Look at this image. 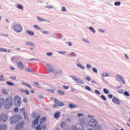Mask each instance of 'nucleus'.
<instances>
[{
  "label": "nucleus",
  "instance_id": "52",
  "mask_svg": "<svg viewBox=\"0 0 130 130\" xmlns=\"http://www.w3.org/2000/svg\"><path fill=\"white\" fill-rule=\"evenodd\" d=\"M82 41H83L84 42H86V43H90V42H89V41H87V40H85L84 39H82Z\"/></svg>",
  "mask_w": 130,
  "mask_h": 130
},
{
  "label": "nucleus",
  "instance_id": "44",
  "mask_svg": "<svg viewBox=\"0 0 130 130\" xmlns=\"http://www.w3.org/2000/svg\"><path fill=\"white\" fill-rule=\"evenodd\" d=\"M46 55H48V56H51V55H52V52H48L46 53Z\"/></svg>",
  "mask_w": 130,
  "mask_h": 130
},
{
  "label": "nucleus",
  "instance_id": "15",
  "mask_svg": "<svg viewBox=\"0 0 130 130\" xmlns=\"http://www.w3.org/2000/svg\"><path fill=\"white\" fill-rule=\"evenodd\" d=\"M7 125L6 124H0V130H6Z\"/></svg>",
  "mask_w": 130,
  "mask_h": 130
},
{
  "label": "nucleus",
  "instance_id": "57",
  "mask_svg": "<svg viewBox=\"0 0 130 130\" xmlns=\"http://www.w3.org/2000/svg\"><path fill=\"white\" fill-rule=\"evenodd\" d=\"M62 12H66V11H67V9H66V7H63L62 8Z\"/></svg>",
  "mask_w": 130,
  "mask_h": 130
},
{
  "label": "nucleus",
  "instance_id": "32",
  "mask_svg": "<svg viewBox=\"0 0 130 130\" xmlns=\"http://www.w3.org/2000/svg\"><path fill=\"white\" fill-rule=\"evenodd\" d=\"M69 55H70V56H77V55H76V53L74 52H72L69 54Z\"/></svg>",
  "mask_w": 130,
  "mask_h": 130
},
{
  "label": "nucleus",
  "instance_id": "23",
  "mask_svg": "<svg viewBox=\"0 0 130 130\" xmlns=\"http://www.w3.org/2000/svg\"><path fill=\"white\" fill-rule=\"evenodd\" d=\"M26 45H29V46H33L35 45L34 44H33V43H32L31 42H26Z\"/></svg>",
  "mask_w": 130,
  "mask_h": 130
},
{
  "label": "nucleus",
  "instance_id": "8",
  "mask_svg": "<svg viewBox=\"0 0 130 130\" xmlns=\"http://www.w3.org/2000/svg\"><path fill=\"white\" fill-rule=\"evenodd\" d=\"M39 119H40V116H38L36 119H35L34 121H32V126H35L37 124H38L39 122Z\"/></svg>",
  "mask_w": 130,
  "mask_h": 130
},
{
  "label": "nucleus",
  "instance_id": "61",
  "mask_svg": "<svg viewBox=\"0 0 130 130\" xmlns=\"http://www.w3.org/2000/svg\"><path fill=\"white\" fill-rule=\"evenodd\" d=\"M20 111L21 112H24L25 111V109L24 108H21L20 109Z\"/></svg>",
  "mask_w": 130,
  "mask_h": 130
},
{
  "label": "nucleus",
  "instance_id": "60",
  "mask_svg": "<svg viewBox=\"0 0 130 130\" xmlns=\"http://www.w3.org/2000/svg\"><path fill=\"white\" fill-rule=\"evenodd\" d=\"M102 128L100 126H98L96 127V128L95 129V130H102Z\"/></svg>",
  "mask_w": 130,
  "mask_h": 130
},
{
  "label": "nucleus",
  "instance_id": "38",
  "mask_svg": "<svg viewBox=\"0 0 130 130\" xmlns=\"http://www.w3.org/2000/svg\"><path fill=\"white\" fill-rule=\"evenodd\" d=\"M101 98H102V99H103V100H104V101H106L107 99L105 97V96H104V95H102L101 96Z\"/></svg>",
  "mask_w": 130,
  "mask_h": 130
},
{
  "label": "nucleus",
  "instance_id": "14",
  "mask_svg": "<svg viewBox=\"0 0 130 130\" xmlns=\"http://www.w3.org/2000/svg\"><path fill=\"white\" fill-rule=\"evenodd\" d=\"M17 66L20 70H24V64L22 62H18Z\"/></svg>",
  "mask_w": 130,
  "mask_h": 130
},
{
  "label": "nucleus",
  "instance_id": "37",
  "mask_svg": "<svg viewBox=\"0 0 130 130\" xmlns=\"http://www.w3.org/2000/svg\"><path fill=\"white\" fill-rule=\"evenodd\" d=\"M11 80H13V81H16L17 80V77L16 76H12L10 77Z\"/></svg>",
  "mask_w": 130,
  "mask_h": 130
},
{
  "label": "nucleus",
  "instance_id": "24",
  "mask_svg": "<svg viewBox=\"0 0 130 130\" xmlns=\"http://www.w3.org/2000/svg\"><path fill=\"white\" fill-rule=\"evenodd\" d=\"M66 126V122H62L60 124V127L63 128Z\"/></svg>",
  "mask_w": 130,
  "mask_h": 130
},
{
  "label": "nucleus",
  "instance_id": "5",
  "mask_svg": "<svg viewBox=\"0 0 130 130\" xmlns=\"http://www.w3.org/2000/svg\"><path fill=\"white\" fill-rule=\"evenodd\" d=\"M14 29L15 31L17 32V33H20V32H22V30H23V28L22 26L20 24H16L14 26Z\"/></svg>",
  "mask_w": 130,
  "mask_h": 130
},
{
  "label": "nucleus",
  "instance_id": "29",
  "mask_svg": "<svg viewBox=\"0 0 130 130\" xmlns=\"http://www.w3.org/2000/svg\"><path fill=\"white\" fill-rule=\"evenodd\" d=\"M89 29L91 31H92V32H93V33H96V30H95V29H94V28L92 26H90L89 27Z\"/></svg>",
  "mask_w": 130,
  "mask_h": 130
},
{
  "label": "nucleus",
  "instance_id": "16",
  "mask_svg": "<svg viewBox=\"0 0 130 130\" xmlns=\"http://www.w3.org/2000/svg\"><path fill=\"white\" fill-rule=\"evenodd\" d=\"M46 121V117H43L40 119V124H42L43 123H44Z\"/></svg>",
  "mask_w": 130,
  "mask_h": 130
},
{
  "label": "nucleus",
  "instance_id": "59",
  "mask_svg": "<svg viewBox=\"0 0 130 130\" xmlns=\"http://www.w3.org/2000/svg\"><path fill=\"white\" fill-rule=\"evenodd\" d=\"M32 116L33 118H35V117H36V114H35V113H33L32 114Z\"/></svg>",
  "mask_w": 130,
  "mask_h": 130
},
{
  "label": "nucleus",
  "instance_id": "42",
  "mask_svg": "<svg viewBox=\"0 0 130 130\" xmlns=\"http://www.w3.org/2000/svg\"><path fill=\"white\" fill-rule=\"evenodd\" d=\"M94 92H95V93L96 94H97L98 95H100V94H101L100 91H99V90H95L94 91Z\"/></svg>",
  "mask_w": 130,
  "mask_h": 130
},
{
  "label": "nucleus",
  "instance_id": "53",
  "mask_svg": "<svg viewBox=\"0 0 130 130\" xmlns=\"http://www.w3.org/2000/svg\"><path fill=\"white\" fill-rule=\"evenodd\" d=\"M43 129H46V125L43 124L42 126Z\"/></svg>",
  "mask_w": 130,
  "mask_h": 130
},
{
  "label": "nucleus",
  "instance_id": "35",
  "mask_svg": "<svg viewBox=\"0 0 130 130\" xmlns=\"http://www.w3.org/2000/svg\"><path fill=\"white\" fill-rule=\"evenodd\" d=\"M7 85H9V86H14V83L13 82H11L10 81L7 82Z\"/></svg>",
  "mask_w": 130,
  "mask_h": 130
},
{
  "label": "nucleus",
  "instance_id": "31",
  "mask_svg": "<svg viewBox=\"0 0 130 130\" xmlns=\"http://www.w3.org/2000/svg\"><path fill=\"white\" fill-rule=\"evenodd\" d=\"M5 103V99L2 98L0 99V104H3Z\"/></svg>",
  "mask_w": 130,
  "mask_h": 130
},
{
  "label": "nucleus",
  "instance_id": "27",
  "mask_svg": "<svg viewBox=\"0 0 130 130\" xmlns=\"http://www.w3.org/2000/svg\"><path fill=\"white\" fill-rule=\"evenodd\" d=\"M22 85H25V86H27L28 88H30V89H32V87L30 86V85L25 83V82H22Z\"/></svg>",
  "mask_w": 130,
  "mask_h": 130
},
{
  "label": "nucleus",
  "instance_id": "22",
  "mask_svg": "<svg viewBox=\"0 0 130 130\" xmlns=\"http://www.w3.org/2000/svg\"><path fill=\"white\" fill-rule=\"evenodd\" d=\"M36 129H37V130H42V126H41L40 124H38L36 126Z\"/></svg>",
  "mask_w": 130,
  "mask_h": 130
},
{
  "label": "nucleus",
  "instance_id": "63",
  "mask_svg": "<svg viewBox=\"0 0 130 130\" xmlns=\"http://www.w3.org/2000/svg\"><path fill=\"white\" fill-rule=\"evenodd\" d=\"M25 93L26 94V95H29V91L28 90H25Z\"/></svg>",
  "mask_w": 130,
  "mask_h": 130
},
{
  "label": "nucleus",
  "instance_id": "11",
  "mask_svg": "<svg viewBox=\"0 0 130 130\" xmlns=\"http://www.w3.org/2000/svg\"><path fill=\"white\" fill-rule=\"evenodd\" d=\"M112 101L114 103H115V104H117V105H119V104H120V102H119V100L115 96L113 97Z\"/></svg>",
  "mask_w": 130,
  "mask_h": 130
},
{
  "label": "nucleus",
  "instance_id": "40",
  "mask_svg": "<svg viewBox=\"0 0 130 130\" xmlns=\"http://www.w3.org/2000/svg\"><path fill=\"white\" fill-rule=\"evenodd\" d=\"M85 89H86V90H87V91H91V89L90 88V87H89L88 86H85Z\"/></svg>",
  "mask_w": 130,
  "mask_h": 130
},
{
  "label": "nucleus",
  "instance_id": "25",
  "mask_svg": "<svg viewBox=\"0 0 130 130\" xmlns=\"http://www.w3.org/2000/svg\"><path fill=\"white\" fill-rule=\"evenodd\" d=\"M58 93L60 94V95H64L66 94L64 92L62 91L61 90H58Z\"/></svg>",
  "mask_w": 130,
  "mask_h": 130
},
{
  "label": "nucleus",
  "instance_id": "39",
  "mask_svg": "<svg viewBox=\"0 0 130 130\" xmlns=\"http://www.w3.org/2000/svg\"><path fill=\"white\" fill-rule=\"evenodd\" d=\"M34 28H35V29H37V30H40V27L38 26V25H34Z\"/></svg>",
  "mask_w": 130,
  "mask_h": 130
},
{
  "label": "nucleus",
  "instance_id": "28",
  "mask_svg": "<svg viewBox=\"0 0 130 130\" xmlns=\"http://www.w3.org/2000/svg\"><path fill=\"white\" fill-rule=\"evenodd\" d=\"M103 91L105 94H109V90L106 88H104Z\"/></svg>",
  "mask_w": 130,
  "mask_h": 130
},
{
  "label": "nucleus",
  "instance_id": "41",
  "mask_svg": "<svg viewBox=\"0 0 130 130\" xmlns=\"http://www.w3.org/2000/svg\"><path fill=\"white\" fill-rule=\"evenodd\" d=\"M92 71L93 72H94V73H98V71L97 70V69L95 68H92Z\"/></svg>",
  "mask_w": 130,
  "mask_h": 130
},
{
  "label": "nucleus",
  "instance_id": "64",
  "mask_svg": "<svg viewBox=\"0 0 130 130\" xmlns=\"http://www.w3.org/2000/svg\"><path fill=\"white\" fill-rule=\"evenodd\" d=\"M10 69L11 70H12V71L15 70V68L13 66H10Z\"/></svg>",
  "mask_w": 130,
  "mask_h": 130
},
{
  "label": "nucleus",
  "instance_id": "36",
  "mask_svg": "<svg viewBox=\"0 0 130 130\" xmlns=\"http://www.w3.org/2000/svg\"><path fill=\"white\" fill-rule=\"evenodd\" d=\"M0 51H3V52H7L8 50L5 48H0Z\"/></svg>",
  "mask_w": 130,
  "mask_h": 130
},
{
  "label": "nucleus",
  "instance_id": "2",
  "mask_svg": "<svg viewBox=\"0 0 130 130\" xmlns=\"http://www.w3.org/2000/svg\"><path fill=\"white\" fill-rule=\"evenodd\" d=\"M14 102L18 107H20L22 105V100L21 99V97L19 95H16L14 97Z\"/></svg>",
  "mask_w": 130,
  "mask_h": 130
},
{
  "label": "nucleus",
  "instance_id": "62",
  "mask_svg": "<svg viewBox=\"0 0 130 130\" xmlns=\"http://www.w3.org/2000/svg\"><path fill=\"white\" fill-rule=\"evenodd\" d=\"M27 99L24 98L23 99V102H24L25 103H27Z\"/></svg>",
  "mask_w": 130,
  "mask_h": 130
},
{
  "label": "nucleus",
  "instance_id": "6",
  "mask_svg": "<svg viewBox=\"0 0 130 130\" xmlns=\"http://www.w3.org/2000/svg\"><path fill=\"white\" fill-rule=\"evenodd\" d=\"M24 125H25V122L22 121L16 125L15 130L21 129V128L24 127Z\"/></svg>",
  "mask_w": 130,
  "mask_h": 130
},
{
  "label": "nucleus",
  "instance_id": "56",
  "mask_svg": "<svg viewBox=\"0 0 130 130\" xmlns=\"http://www.w3.org/2000/svg\"><path fill=\"white\" fill-rule=\"evenodd\" d=\"M108 97H109V98H112L113 97V95L112 94H109L108 95Z\"/></svg>",
  "mask_w": 130,
  "mask_h": 130
},
{
  "label": "nucleus",
  "instance_id": "58",
  "mask_svg": "<svg viewBox=\"0 0 130 130\" xmlns=\"http://www.w3.org/2000/svg\"><path fill=\"white\" fill-rule=\"evenodd\" d=\"M86 80H87V81H88L89 82H90V81H91V78H90V77H87L86 78Z\"/></svg>",
  "mask_w": 130,
  "mask_h": 130
},
{
  "label": "nucleus",
  "instance_id": "13",
  "mask_svg": "<svg viewBox=\"0 0 130 130\" xmlns=\"http://www.w3.org/2000/svg\"><path fill=\"white\" fill-rule=\"evenodd\" d=\"M116 77L119 80H120L121 82L123 83V84H125V81H124V79H123V77L119 75H117Z\"/></svg>",
  "mask_w": 130,
  "mask_h": 130
},
{
  "label": "nucleus",
  "instance_id": "50",
  "mask_svg": "<svg viewBox=\"0 0 130 130\" xmlns=\"http://www.w3.org/2000/svg\"><path fill=\"white\" fill-rule=\"evenodd\" d=\"M25 71H26V72H32V71L31 70V69H30V68L26 69Z\"/></svg>",
  "mask_w": 130,
  "mask_h": 130
},
{
  "label": "nucleus",
  "instance_id": "43",
  "mask_svg": "<svg viewBox=\"0 0 130 130\" xmlns=\"http://www.w3.org/2000/svg\"><path fill=\"white\" fill-rule=\"evenodd\" d=\"M5 79H4V75L0 76V81H4Z\"/></svg>",
  "mask_w": 130,
  "mask_h": 130
},
{
  "label": "nucleus",
  "instance_id": "55",
  "mask_svg": "<svg viewBox=\"0 0 130 130\" xmlns=\"http://www.w3.org/2000/svg\"><path fill=\"white\" fill-rule=\"evenodd\" d=\"M34 85H35V86H36L37 87H39V83H38V82H35Z\"/></svg>",
  "mask_w": 130,
  "mask_h": 130
},
{
  "label": "nucleus",
  "instance_id": "33",
  "mask_svg": "<svg viewBox=\"0 0 130 130\" xmlns=\"http://www.w3.org/2000/svg\"><path fill=\"white\" fill-rule=\"evenodd\" d=\"M115 6H120V5H121V3H120V2H116L114 3Z\"/></svg>",
  "mask_w": 130,
  "mask_h": 130
},
{
  "label": "nucleus",
  "instance_id": "54",
  "mask_svg": "<svg viewBox=\"0 0 130 130\" xmlns=\"http://www.w3.org/2000/svg\"><path fill=\"white\" fill-rule=\"evenodd\" d=\"M43 33L44 34H49V31L44 30V31H43Z\"/></svg>",
  "mask_w": 130,
  "mask_h": 130
},
{
  "label": "nucleus",
  "instance_id": "9",
  "mask_svg": "<svg viewBox=\"0 0 130 130\" xmlns=\"http://www.w3.org/2000/svg\"><path fill=\"white\" fill-rule=\"evenodd\" d=\"M89 124L90 126L94 127L97 125V121L96 120L93 119L90 120L89 122Z\"/></svg>",
  "mask_w": 130,
  "mask_h": 130
},
{
  "label": "nucleus",
  "instance_id": "18",
  "mask_svg": "<svg viewBox=\"0 0 130 130\" xmlns=\"http://www.w3.org/2000/svg\"><path fill=\"white\" fill-rule=\"evenodd\" d=\"M2 92L4 95H8L9 94V92H8V90H7V89H3L2 90Z\"/></svg>",
  "mask_w": 130,
  "mask_h": 130
},
{
  "label": "nucleus",
  "instance_id": "12",
  "mask_svg": "<svg viewBox=\"0 0 130 130\" xmlns=\"http://www.w3.org/2000/svg\"><path fill=\"white\" fill-rule=\"evenodd\" d=\"M54 102H55V103H56V104H57L58 105V106H64V104L61 102H59L58 100L56 99H55L54 100Z\"/></svg>",
  "mask_w": 130,
  "mask_h": 130
},
{
  "label": "nucleus",
  "instance_id": "20",
  "mask_svg": "<svg viewBox=\"0 0 130 130\" xmlns=\"http://www.w3.org/2000/svg\"><path fill=\"white\" fill-rule=\"evenodd\" d=\"M27 32L28 34H29V35H30V36H34V31H33L32 30H27Z\"/></svg>",
  "mask_w": 130,
  "mask_h": 130
},
{
  "label": "nucleus",
  "instance_id": "45",
  "mask_svg": "<svg viewBox=\"0 0 130 130\" xmlns=\"http://www.w3.org/2000/svg\"><path fill=\"white\" fill-rule=\"evenodd\" d=\"M123 89H121L120 90H118L117 92L118 93H119L120 94H122L123 93Z\"/></svg>",
  "mask_w": 130,
  "mask_h": 130
},
{
  "label": "nucleus",
  "instance_id": "48",
  "mask_svg": "<svg viewBox=\"0 0 130 130\" xmlns=\"http://www.w3.org/2000/svg\"><path fill=\"white\" fill-rule=\"evenodd\" d=\"M14 111L15 112H18V111H19V108L17 107L15 108L14 109Z\"/></svg>",
  "mask_w": 130,
  "mask_h": 130
},
{
  "label": "nucleus",
  "instance_id": "26",
  "mask_svg": "<svg viewBox=\"0 0 130 130\" xmlns=\"http://www.w3.org/2000/svg\"><path fill=\"white\" fill-rule=\"evenodd\" d=\"M48 71L50 73H54V70L52 69L51 67H50L49 68H48Z\"/></svg>",
  "mask_w": 130,
  "mask_h": 130
},
{
  "label": "nucleus",
  "instance_id": "51",
  "mask_svg": "<svg viewBox=\"0 0 130 130\" xmlns=\"http://www.w3.org/2000/svg\"><path fill=\"white\" fill-rule=\"evenodd\" d=\"M23 114L25 119H28V115H26V113H24Z\"/></svg>",
  "mask_w": 130,
  "mask_h": 130
},
{
  "label": "nucleus",
  "instance_id": "21",
  "mask_svg": "<svg viewBox=\"0 0 130 130\" xmlns=\"http://www.w3.org/2000/svg\"><path fill=\"white\" fill-rule=\"evenodd\" d=\"M17 7L18 9H19V10H22V11H23V10H24V7L22 5L17 4Z\"/></svg>",
  "mask_w": 130,
  "mask_h": 130
},
{
  "label": "nucleus",
  "instance_id": "34",
  "mask_svg": "<svg viewBox=\"0 0 130 130\" xmlns=\"http://www.w3.org/2000/svg\"><path fill=\"white\" fill-rule=\"evenodd\" d=\"M124 95L125 96H127L128 97H129V96L130 95L129 92H128L127 91H124Z\"/></svg>",
  "mask_w": 130,
  "mask_h": 130
},
{
  "label": "nucleus",
  "instance_id": "3",
  "mask_svg": "<svg viewBox=\"0 0 130 130\" xmlns=\"http://www.w3.org/2000/svg\"><path fill=\"white\" fill-rule=\"evenodd\" d=\"M13 106V100L7 99L6 100V103L4 104V107L5 109H10Z\"/></svg>",
  "mask_w": 130,
  "mask_h": 130
},
{
  "label": "nucleus",
  "instance_id": "7",
  "mask_svg": "<svg viewBox=\"0 0 130 130\" xmlns=\"http://www.w3.org/2000/svg\"><path fill=\"white\" fill-rule=\"evenodd\" d=\"M72 130H84V126L81 124L77 126L73 125L71 127Z\"/></svg>",
  "mask_w": 130,
  "mask_h": 130
},
{
  "label": "nucleus",
  "instance_id": "46",
  "mask_svg": "<svg viewBox=\"0 0 130 130\" xmlns=\"http://www.w3.org/2000/svg\"><path fill=\"white\" fill-rule=\"evenodd\" d=\"M62 88L65 89V90H68L69 89V86H64V85H63L62 86Z\"/></svg>",
  "mask_w": 130,
  "mask_h": 130
},
{
  "label": "nucleus",
  "instance_id": "19",
  "mask_svg": "<svg viewBox=\"0 0 130 130\" xmlns=\"http://www.w3.org/2000/svg\"><path fill=\"white\" fill-rule=\"evenodd\" d=\"M59 115H60V113L59 112H57L54 115V118L58 119V118H59Z\"/></svg>",
  "mask_w": 130,
  "mask_h": 130
},
{
  "label": "nucleus",
  "instance_id": "4",
  "mask_svg": "<svg viewBox=\"0 0 130 130\" xmlns=\"http://www.w3.org/2000/svg\"><path fill=\"white\" fill-rule=\"evenodd\" d=\"M9 119V116L7 114L3 113L0 115V122H6Z\"/></svg>",
  "mask_w": 130,
  "mask_h": 130
},
{
  "label": "nucleus",
  "instance_id": "17",
  "mask_svg": "<svg viewBox=\"0 0 130 130\" xmlns=\"http://www.w3.org/2000/svg\"><path fill=\"white\" fill-rule=\"evenodd\" d=\"M69 107L71 108V109H73V108H77L78 107V106L76 105L75 104H70L69 105Z\"/></svg>",
  "mask_w": 130,
  "mask_h": 130
},
{
  "label": "nucleus",
  "instance_id": "49",
  "mask_svg": "<svg viewBox=\"0 0 130 130\" xmlns=\"http://www.w3.org/2000/svg\"><path fill=\"white\" fill-rule=\"evenodd\" d=\"M77 115L78 117H81L82 116H83L84 115L83 114V113H78Z\"/></svg>",
  "mask_w": 130,
  "mask_h": 130
},
{
  "label": "nucleus",
  "instance_id": "47",
  "mask_svg": "<svg viewBox=\"0 0 130 130\" xmlns=\"http://www.w3.org/2000/svg\"><path fill=\"white\" fill-rule=\"evenodd\" d=\"M103 76L104 77H108V73H103Z\"/></svg>",
  "mask_w": 130,
  "mask_h": 130
},
{
  "label": "nucleus",
  "instance_id": "30",
  "mask_svg": "<svg viewBox=\"0 0 130 130\" xmlns=\"http://www.w3.org/2000/svg\"><path fill=\"white\" fill-rule=\"evenodd\" d=\"M38 19L40 22H45V21H46L45 19H43V18L39 17V16H38Z\"/></svg>",
  "mask_w": 130,
  "mask_h": 130
},
{
  "label": "nucleus",
  "instance_id": "1",
  "mask_svg": "<svg viewBox=\"0 0 130 130\" xmlns=\"http://www.w3.org/2000/svg\"><path fill=\"white\" fill-rule=\"evenodd\" d=\"M22 117L21 115H15L11 117L9 120L10 123L11 124H15L18 121H20L22 119Z\"/></svg>",
  "mask_w": 130,
  "mask_h": 130
},
{
  "label": "nucleus",
  "instance_id": "10",
  "mask_svg": "<svg viewBox=\"0 0 130 130\" xmlns=\"http://www.w3.org/2000/svg\"><path fill=\"white\" fill-rule=\"evenodd\" d=\"M70 77L73 79V80H74V81L77 82V83H81L82 84V80H81V79L74 76H71Z\"/></svg>",
  "mask_w": 130,
  "mask_h": 130
}]
</instances>
